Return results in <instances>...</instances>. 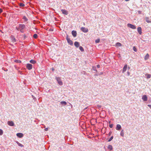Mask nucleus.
I'll return each mask as SVG.
<instances>
[{"mask_svg":"<svg viewBox=\"0 0 151 151\" xmlns=\"http://www.w3.org/2000/svg\"><path fill=\"white\" fill-rule=\"evenodd\" d=\"M74 45L75 46L77 47H78L79 46V43L78 42H75L74 43Z\"/></svg>","mask_w":151,"mask_h":151,"instance_id":"f3484780","label":"nucleus"},{"mask_svg":"<svg viewBox=\"0 0 151 151\" xmlns=\"http://www.w3.org/2000/svg\"><path fill=\"white\" fill-rule=\"evenodd\" d=\"M16 28L17 29V30H19V29H18V28H17V27H16Z\"/></svg>","mask_w":151,"mask_h":151,"instance_id":"c03bdc74","label":"nucleus"},{"mask_svg":"<svg viewBox=\"0 0 151 151\" xmlns=\"http://www.w3.org/2000/svg\"><path fill=\"white\" fill-rule=\"evenodd\" d=\"M127 26L133 29H135L136 28V27L134 25H133L131 24H127Z\"/></svg>","mask_w":151,"mask_h":151,"instance_id":"f03ea898","label":"nucleus"},{"mask_svg":"<svg viewBox=\"0 0 151 151\" xmlns=\"http://www.w3.org/2000/svg\"><path fill=\"white\" fill-rule=\"evenodd\" d=\"M138 13H139V14H141V12H140V11H139V12H138Z\"/></svg>","mask_w":151,"mask_h":151,"instance_id":"79ce46f5","label":"nucleus"},{"mask_svg":"<svg viewBox=\"0 0 151 151\" xmlns=\"http://www.w3.org/2000/svg\"><path fill=\"white\" fill-rule=\"evenodd\" d=\"M60 103L62 104H64L65 105H66L67 104V103L65 101H62Z\"/></svg>","mask_w":151,"mask_h":151,"instance_id":"b1692460","label":"nucleus"},{"mask_svg":"<svg viewBox=\"0 0 151 151\" xmlns=\"http://www.w3.org/2000/svg\"><path fill=\"white\" fill-rule=\"evenodd\" d=\"M25 27V25L24 24H19V29H20L21 32H22V30L24 29Z\"/></svg>","mask_w":151,"mask_h":151,"instance_id":"7ed1b4c3","label":"nucleus"},{"mask_svg":"<svg viewBox=\"0 0 151 151\" xmlns=\"http://www.w3.org/2000/svg\"><path fill=\"white\" fill-rule=\"evenodd\" d=\"M2 12V9H0V13Z\"/></svg>","mask_w":151,"mask_h":151,"instance_id":"4c0bfd02","label":"nucleus"},{"mask_svg":"<svg viewBox=\"0 0 151 151\" xmlns=\"http://www.w3.org/2000/svg\"><path fill=\"white\" fill-rule=\"evenodd\" d=\"M81 29L82 32H88V29L84 27H81Z\"/></svg>","mask_w":151,"mask_h":151,"instance_id":"39448f33","label":"nucleus"},{"mask_svg":"<svg viewBox=\"0 0 151 151\" xmlns=\"http://www.w3.org/2000/svg\"><path fill=\"white\" fill-rule=\"evenodd\" d=\"M63 14L65 15H67L68 14V12L65 9H62L61 10Z\"/></svg>","mask_w":151,"mask_h":151,"instance_id":"9d476101","label":"nucleus"},{"mask_svg":"<svg viewBox=\"0 0 151 151\" xmlns=\"http://www.w3.org/2000/svg\"><path fill=\"white\" fill-rule=\"evenodd\" d=\"M45 131H47L48 130V128H46L45 129Z\"/></svg>","mask_w":151,"mask_h":151,"instance_id":"c9c22d12","label":"nucleus"},{"mask_svg":"<svg viewBox=\"0 0 151 151\" xmlns=\"http://www.w3.org/2000/svg\"><path fill=\"white\" fill-rule=\"evenodd\" d=\"M142 99L143 101H146L147 100V96L145 95H144L142 96Z\"/></svg>","mask_w":151,"mask_h":151,"instance_id":"423d86ee","label":"nucleus"},{"mask_svg":"<svg viewBox=\"0 0 151 151\" xmlns=\"http://www.w3.org/2000/svg\"><path fill=\"white\" fill-rule=\"evenodd\" d=\"M113 124H111L109 125V127L110 128H112L113 127Z\"/></svg>","mask_w":151,"mask_h":151,"instance_id":"f704fd0d","label":"nucleus"},{"mask_svg":"<svg viewBox=\"0 0 151 151\" xmlns=\"http://www.w3.org/2000/svg\"><path fill=\"white\" fill-rule=\"evenodd\" d=\"M110 123V122H109V123Z\"/></svg>","mask_w":151,"mask_h":151,"instance_id":"a18cd8bd","label":"nucleus"},{"mask_svg":"<svg viewBox=\"0 0 151 151\" xmlns=\"http://www.w3.org/2000/svg\"><path fill=\"white\" fill-rule=\"evenodd\" d=\"M122 44L119 42H117L116 44V46L117 47H120L121 46Z\"/></svg>","mask_w":151,"mask_h":151,"instance_id":"412c9836","label":"nucleus"},{"mask_svg":"<svg viewBox=\"0 0 151 151\" xmlns=\"http://www.w3.org/2000/svg\"><path fill=\"white\" fill-rule=\"evenodd\" d=\"M37 37H38V35L36 34H34L33 35V37L35 39L37 38Z\"/></svg>","mask_w":151,"mask_h":151,"instance_id":"bb28decb","label":"nucleus"},{"mask_svg":"<svg viewBox=\"0 0 151 151\" xmlns=\"http://www.w3.org/2000/svg\"><path fill=\"white\" fill-rule=\"evenodd\" d=\"M29 62L31 63L32 64H34L36 63V61L35 60H30Z\"/></svg>","mask_w":151,"mask_h":151,"instance_id":"aec40b11","label":"nucleus"},{"mask_svg":"<svg viewBox=\"0 0 151 151\" xmlns=\"http://www.w3.org/2000/svg\"><path fill=\"white\" fill-rule=\"evenodd\" d=\"M121 128V126L119 124H117L116 125V129L117 130H119Z\"/></svg>","mask_w":151,"mask_h":151,"instance_id":"4468645a","label":"nucleus"},{"mask_svg":"<svg viewBox=\"0 0 151 151\" xmlns=\"http://www.w3.org/2000/svg\"><path fill=\"white\" fill-rule=\"evenodd\" d=\"M107 148L110 150H111L113 149L112 146L111 145H109L108 146Z\"/></svg>","mask_w":151,"mask_h":151,"instance_id":"6ab92c4d","label":"nucleus"},{"mask_svg":"<svg viewBox=\"0 0 151 151\" xmlns=\"http://www.w3.org/2000/svg\"><path fill=\"white\" fill-rule=\"evenodd\" d=\"M149 57V55L148 53H147L146 55L145 56L144 59L145 60H147Z\"/></svg>","mask_w":151,"mask_h":151,"instance_id":"a211bd4d","label":"nucleus"},{"mask_svg":"<svg viewBox=\"0 0 151 151\" xmlns=\"http://www.w3.org/2000/svg\"><path fill=\"white\" fill-rule=\"evenodd\" d=\"M27 68L29 70H31L32 68V65L30 64H27L26 66Z\"/></svg>","mask_w":151,"mask_h":151,"instance_id":"20e7f679","label":"nucleus"},{"mask_svg":"<svg viewBox=\"0 0 151 151\" xmlns=\"http://www.w3.org/2000/svg\"><path fill=\"white\" fill-rule=\"evenodd\" d=\"M56 79L57 81L58 82V83L60 85H63V83L62 82V81L61 79L59 77H56Z\"/></svg>","mask_w":151,"mask_h":151,"instance_id":"f257e3e1","label":"nucleus"},{"mask_svg":"<svg viewBox=\"0 0 151 151\" xmlns=\"http://www.w3.org/2000/svg\"><path fill=\"white\" fill-rule=\"evenodd\" d=\"M113 138V137L111 136V138L109 139L108 140V142H110L111 141Z\"/></svg>","mask_w":151,"mask_h":151,"instance_id":"473e14b6","label":"nucleus"},{"mask_svg":"<svg viewBox=\"0 0 151 151\" xmlns=\"http://www.w3.org/2000/svg\"><path fill=\"white\" fill-rule=\"evenodd\" d=\"M52 70L53 71L54 70V69L53 68H52Z\"/></svg>","mask_w":151,"mask_h":151,"instance_id":"a19ab883","label":"nucleus"},{"mask_svg":"<svg viewBox=\"0 0 151 151\" xmlns=\"http://www.w3.org/2000/svg\"><path fill=\"white\" fill-rule=\"evenodd\" d=\"M79 49L82 52H83L84 50L82 46H80L79 47Z\"/></svg>","mask_w":151,"mask_h":151,"instance_id":"5701e85b","label":"nucleus"},{"mask_svg":"<svg viewBox=\"0 0 151 151\" xmlns=\"http://www.w3.org/2000/svg\"><path fill=\"white\" fill-rule=\"evenodd\" d=\"M129 0H125V1H129Z\"/></svg>","mask_w":151,"mask_h":151,"instance_id":"37998d69","label":"nucleus"},{"mask_svg":"<svg viewBox=\"0 0 151 151\" xmlns=\"http://www.w3.org/2000/svg\"><path fill=\"white\" fill-rule=\"evenodd\" d=\"M133 50L135 52H136L137 51V48L135 46L133 47Z\"/></svg>","mask_w":151,"mask_h":151,"instance_id":"7c9ffc66","label":"nucleus"},{"mask_svg":"<svg viewBox=\"0 0 151 151\" xmlns=\"http://www.w3.org/2000/svg\"><path fill=\"white\" fill-rule=\"evenodd\" d=\"M67 40L68 43L70 45H73V42L70 39L67 38Z\"/></svg>","mask_w":151,"mask_h":151,"instance_id":"1a4fd4ad","label":"nucleus"},{"mask_svg":"<svg viewBox=\"0 0 151 151\" xmlns=\"http://www.w3.org/2000/svg\"><path fill=\"white\" fill-rule=\"evenodd\" d=\"M17 136L19 138H22L23 136V134L22 133H17L16 134Z\"/></svg>","mask_w":151,"mask_h":151,"instance_id":"6e6552de","label":"nucleus"},{"mask_svg":"<svg viewBox=\"0 0 151 151\" xmlns=\"http://www.w3.org/2000/svg\"><path fill=\"white\" fill-rule=\"evenodd\" d=\"M148 106L149 107H150V108H151V105H149H149H148Z\"/></svg>","mask_w":151,"mask_h":151,"instance_id":"58836bf2","label":"nucleus"},{"mask_svg":"<svg viewBox=\"0 0 151 151\" xmlns=\"http://www.w3.org/2000/svg\"><path fill=\"white\" fill-rule=\"evenodd\" d=\"M23 19L24 20V21L25 22H26L28 20V19L25 16L23 17Z\"/></svg>","mask_w":151,"mask_h":151,"instance_id":"4be33fe9","label":"nucleus"},{"mask_svg":"<svg viewBox=\"0 0 151 151\" xmlns=\"http://www.w3.org/2000/svg\"><path fill=\"white\" fill-rule=\"evenodd\" d=\"M17 144L19 146L21 147H24V146L22 145L18 142L17 143Z\"/></svg>","mask_w":151,"mask_h":151,"instance_id":"a878e982","label":"nucleus"},{"mask_svg":"<svg viewBox=\"0 0 151 151\" xmlns=\"http://www.w3.org/2000/svg\"><path fill=\"white\" fill-rule=\"evenodd\" d=\"M127 64H126L124 66L123 68V69L122 70V73H124V72H125L126 71V70H127Z\"/></svg>","mask_w":151,"mask_h":151,"instance_id":"ddd939ff","label":"nucleus"},{"mask_svg":"<svg viewBox=\"0 0 151 151\" xmlns=\"http://www.w3.org/2000/svg\"><path fill=\"white\" fill-rule=\"evenodd\" d=\"M145 21L148 23H150L151 22V20H149V17H145Z\"/></svg>","mask_w":151,"mask_h":151,"instance_id":"2eb2a0df","label":"nucleus"},{"mask_svg":"<svg viewBox=\"0 0 151 151\" xmlns=\"http://www.w3.org/2000/svg\"><path fill=\"white\" fill-rule=\"evenodd\" d=\"M7 123L10 126H14V123L12 121H8Z\"/></svg>","mask_w":151,"mask_h":151,"instance_id":"0eeeda50","label":"nucleus"},{"mask_svg":"<svg viewBox=\"0 0 151 151\" xmlns=\"http://www.w3.org/2000/svg\"><path fill=\"white\" fill-rule=\"evenodd\" d=\"M15 62H17L18 63H21V61L19 60H14Z\"/></svg>","mask_w":151,"mask_h":151,"instance_id":"393cba45","label":"nucleus"},{"mask_svg":"<svg viewBox=\"0 0 151 151\" xmlns=\"http://www.w3.org/2000/svg\"><path fill=\"white\" fill-rule=\"evenodd\" d=\"M72 34L73 36L75 37L76 36L77 33L76 31L73 30L72 32Z\"/></svg>","mask_w":151,"mask_h":151,"instance_id":"f8f14e48","label":"nucleus"},{"mask_svg":"<svg viewBox=\"0 0 151 151\" xmlns=\"http://www.w3.org/2000/svg\"><path fill=\"white\" fill-rule=\"evenodd\" d=\"M151 77V75L150 74H148L147 76V78H150Z\"/></svg>","mask_w":151,"mask_h":151,"instance_id":"72a5a7b5","label":"nucleus"},{"mask_svg":"<svg viewBox=\"0 0 151 151\" xmlns=\"http://www.w3.org/2000/svg\"><path fill=\"white\" fill-rule=\"evenodd\" d=\"M100 39H98L95 40V42L96 43H98L100 42Z\"/></svg>","mask_w":151,"mask_h":151,"instance_id":"c756f323","label":"nucleus"},{"mask_svg":"<svg viewBox=\"0 0 151 151\" xmlns=\"http://www.w3.org/2000/svg\"><path fill=\"white\" fill-rule=\"evenodd\" d=\"M127 73H128V75H129V72H127Z\"/></svg>","mask_w":151,"mask_h":151,"instance_id":"ea45409f","label":"nucleus"},{"mask_svg":"<svg viewBox=\"0 0 151 151\" xmlns=\"http://www.w3.org/2000/svg\"><path fill=\"white\" fill-rule=\"evenodd\" d=\"M19 6H24V4L22 3H20Z\"/></svg>","mask_w":151,"mask_h":151,"instance_id":"2f4dec72","label":"nucleus"},{"mask_svg":"<svg viewBox=\"0 0 151 151\" xmlns=\"http://www.w3.org/2000/svg\"><path fill=\"white\" fill-rule=\"evenodd\" d=\"M11 41L13 42L14 43V42H16V39L13 36H11Z\"/></svg>","mask_w":151,"mask_h":151,"instance_id":"dca6fc26","label":"nucleus"},{"mask_svg":"<svg viewBox=\"0 0 151 151\" xmlns=\"http://www.w3.org/2000/svg\"><path fill=\"white\" fill-rule=\"evenodd\" d=\"M137 31L140 35H141L142 33V28L141 27H139L137 28Z\"/></svg>","mask_w":151,"mask_h":151,"instance_id":"9b49d317","label":"nucleus"},{"mask_svg":"<svg viewBox=\"0 0 151 151\" xmlns=\"http://www.w3.org/2000/svg\"><path fill=\"white\" fill-rule=\"evenodd\" d=\"M97 67L98 68H100V65H97Z\"/></svg>","mask_w":151,"mask_h":151,"instance_id":"e433bc0d","label":"nucleus"},{"mask_svg":"<svg viewBox=\"0 0 151 151\" xmlns=\"http://www.w3.org/2000/svg\"><path fill=\"white\" fill-rule=\"evenodd\" d=\"M123 130H122L121 133H120V135L122 137H123L124 136V133L123 132Z\"/></svg>","mask_w":151,"mask_h":151,"instance_id":"cd10ccee","label":"nucleus"},{"mask_svg":"<svg viewBox=\"0 0 151 151\" xmlns=\"http://www.w3.org/2000/svg\"><path fill=\"white\" fill-rule=\"evenodd\" d=\"M3 130L0 129V135H1L3 134Z\"/></svg>","mask_w":151,"mask_h":151,"instance_id":"c85d7f7f","label":"nucleus"}]
</instances>
